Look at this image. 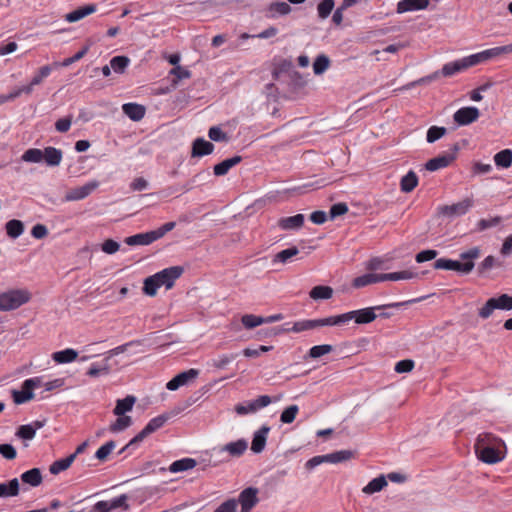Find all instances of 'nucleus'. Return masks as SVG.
I'll use <instances>...</instances> for the list:
<instances>
[{"label": "nucleus", "mask_w": 512, "mask_h": 512, "mask_svg": "<svg viewBox=\"0 0 512 512\" xmlns=\"http://www.w3.org/2000/svg\"><path fill=\"white\" fill-rule=\"evenodd\" d=\"M299 249L295 246L289 247L278 252L273 259V262L287 263L289 259L298 255Z\"/></svg>", "instance_id": "obj_51"}, {"label": "nucleus", "mask_w": 512, "mask_h": 512, "mask_svg": "<svg viewBox=\"0 0 512 512\" xmlns=\"http://www.w3.org/2000/svg\"><path fill=\"white\" fill-rule=\"evenodd\" d=\"M418 277V273L410 271V270H403L398 272H391V273H383L381 274L380 279L383 281H399V280H410L413 278Z\"/></svg>", "instance_id": "obj_33"}, {"label": "nucleus", "mask_w": 512, "mask_h": 512, "mask_svg": "<svg viewBox=\"0 0 512 512\" xmlns=\"http://www.w3.org/2000/svg\"><path fill=\"white\" fill-rule=\"evenodd\" d=\"M166 58L174 67L169 71L166 77V80L170 82V86L162 87V94L169 92L171 89H175L180 80L191 77V72L179 65L180 55L178 53L170 54Z\"/></svg>", "instance_id": "obj_4"}, {"label": "nucleus", "mask_w": 512, "mask_h": 512, "mask_svg": "<svg viewBox=\"0 0 512 512\" xmlns=\"http://www.w3.org/2000/svg\"><path fill=\"white\" fill-rule=\"evenodd\" d=\"M42 386L41 377L26 379L21 386V390H13L12 398L15 404H24L34 398L33 390Z\"/></svg>", "instance_id": "obj_9"}, {"label": "nucleus", "mask_w": 512, "mask_h": 512, "mask_svg": "<svg viewBox=\"0 0 512 512\" xmlns=\"http://www.w3.org/2000/svg\"><path fill=\"white\" fill-rule=\"evenodd\" d=\"M31 293L26 289H11L0 293V311L15 310L28 303Z\"/></svg>", "instance_id": "obj_3"}, {"label": "nucleus", "mask_w": 512, "mask_h": 512, "mask_svg": "<svg viewBox=\"0 0 512 512\" xmlns=\"http://www.w3.org/2000/svg\"><path fill=\"white\" fill-rule=\"evenodd\" d=\"M438 251L433 249L423 250L416 254L415 260L417 263H424L433 260L437 257Z\"/></svg>", "instance_id": "obj_62"}, {"label": "nucleus", "mask_w": 512, "mask_h": 512, "mask_svg": "<svg viewBox=\"0 0 512 512\" xmlns=\"http://www.w3.org/2000/svg\"><path fill=\"white\" fill-rule=\"evenodd\" d=\"M247 448V441L245 439H239L237 441L227 443L221 448V451L228 452L232 457H240L245 453Z\"/></svg>", "instance_id": "obj_27"}, {"label": "nucleus", "mask_w": 512, "mask_h": 512, "mask_svg": "<svg viewBox=\"0 0 512 512\" xmlns=\"http://www.w3.org/2000/svg\"><path fill=\"white\" fill-rule=\"evenodd\" d=\"M435 269L453 270L458 273L465 271L468 265H460L458 260H452L447 258L437 259L433 264Z\"/></svg>", "instance_id": "obj_30"}, {"label": "nucleus", "mask_w": 512, "mask_h": 512, "mask_svg": "<svg viewBox=\"0 0 512 512\" xmlns=\"http://www.w3.org/2000/svg\"><path fill=\"white\" fill-rule=\"evenodd\" d=\"M280 399L281 396L271 398L268 395H261L254 400L246 401L235 405L234 411L240 416L256 413L258 410L270 405L273 401L276 402L279 401Z\"/></svg>", "instance_id": "obj_7"}, {"label": "nucleus", "mask_w": 512, "mask_h": 512, "mask_svg": "<svg viewBox=\"0 0 512 512\" xmlns=\"http://www.w3.org/2000/svg\"><path fill=\"white\" fill-rule=\"evenodd\" d=\"M459 150L458 144H454L451 152L440 154L425 163V169L431 172L448 167L455 159Z\"/></svg>", "instance_id": "obj_11"}, {"label": "nucleus", "mask_w": 512, "mask_h": 512, "mask_svg": "<svg viewBox=\"0 0 512 512\" xmlns=\"http://www.w3.org/2000/svg\"><path fill=\"white\" fill-rule=\"evenodd\" d=\"M21 480L25 484L37 487L42 483L43 478L39 468H32L21 475Z\"/></svg>", "instance_id": "obj_34"}, {"label": "nucleus", "mask_w": 512, "mask_h": 512, "mask_svg": "<svg viewBox=\"0 0 512 512\" xmlns=\"http://www.w3.org/2000/svg\"><path fill=\"white\" fill-rule=\"evenodd\" d=\"M74 460L75 454H71L66 458L56 460L50 465L49 472L53 475H57L60 472L67 470L72 465Z\"/></svg>", "instance_id": "obj_36"}, {"label": "nucleus", "mask_w": 512, "mask_h": 512, "mask_svg": "<svg viewBox=\"0 0 512 512\" xmlns=\"http://www.w3.org/2000/svg\"><path fill=\"white\" fill-rule=\"evenodd\" d=\"M160 237V230L147 233H139L129 236L125 239V243L129 246L148 245Z\"/></svg>", "instance_id": "obj_18"}, {"label": "nucleus", "mask_w": 512, "mask_h": 512, "mask_svg": "<svg viewBox=\"0 0 512 512\" xmlns=\"http://www.w3.org/2000/svg\"><path fill=\"white\" fill-rule=\"evenodd\" d=\"M480 116L479 109L474 106H467L458 109L454 115V121L460 126H466L475 122Z\"/></svg>", "instance_id": "obj_15"}, {"label": "nucleus", "mask_w": 512, "mask_h": 512, "mask_svg": "<svg viewBox=\"0 0 512 512\" xmlns=\"http://www.w3.org/2000/svg\"><path fill=\"white\" fill-rule=\"evenodd\" d=\"M512 52V44L505 45V46H499L494 47L491 49H487L484 51H481L476 54H472L466 57H463V60L465 62L466 68L473 67L475 65H478L480 63L486 62L492 58H495L497 56H500L502 54H507Z\"/></svg>", "instance_id": "obj_6"}, {"label": "nucleus", "mask_w": 512, "mask_h": 512, "mask_svg": "<svg viewBox=\"0 0 512 512\" xmlns=\"http://www.w3.org/2000/svg\"><path fill=\"white\" fill-rule=\"evenodd\" d=\"M19 494V481L11 479L8 483H0V497H12Z\"/></svg>", "instance_id": "obj_41"}, {"label": "nucleus", "mask_w": 512, "mask_h": 512, "mask_svg": "<svg viewBox=\"0 0 512 512\" xmlns=\"http://www.w3.org/2000/svg\"><path fill=\"white\" fill-rule=\"evenodd\" d=\"M132 425V418L127 415L118 416L117 419L110 424L109 430L112 433H118L126 430Z\"/></svg>", "instance_id": "obj_46"}, {"label": "nucleus", "mask_w": 512, "mask_h": 512, "mask_svg": "<svg viewBox=\"0 0 512 512\" xmlns=\"http://www.w3.org/2000/svg\"><path fill=\"white\" fill-rule=\"evenodd\" d=\"M415 366V363L411 359H404L401 361H398L394 367V370L397 373H407L413 370Z\"/></svg>", "instance_id": "obj_64"}, {"label": "nucleus", "mask_w": 512, "mask_h": 512, "mask_svg": "<svg viewBox=\"0 0 512 512\" xmlns=\"http://www.w3.org/2000/svg\"><path fill=\"white\" fill-rule=\"evenodd\" d=\"M269 432L270 427L268 425H263L254 433L251 443V450L254 453L259 454L265 449L267 436Z\"/></svg>", "instance_id": "obj_19"}, {"label": "nucleus", "mask_w": 512, "mask_h": 512, "mask_svg": "<svg viewBox=\"0 0 512 512\" xmlns=\"http://www.w3.org/2000/svg\"><path fill=\"white\" fill-rule=\"evenodd\" d=\"M88 50H89V47L85 46L80 51H78L76 54H74L72 57L66 58L63 60L62 63H55L54 65L56 67L57 66H63V67L70 66L71 64L82 59L87 54Z\"/></svg>", "instance_id": "obj_59"}, {"label": "nucleus", "mask_w": 512, "mask_h": 512, "mask_svg": "<svg viewBox=\"0 0 512 512\" xmlns=\"http://www.w3.org/2000/svg\"><path fill=\"white\" fill-rule=\"evenodd\" d=\"M130 63L127 56H115L110 60V67L115 73L122 74Z\"/></svg>", "instance_id": "obj_48"}, {"label": "nucleus", "mask_w": 512, "mask_h": 512, "mask_svg": "<svg viewBox=\"0 0 512 512\" xmlns=\"http://www.w3.org/2000/svg\"><path fill=\"white\" fill-rule=\"evenodd\" d=\"M62 151L55 147H46L43 150V160L48 166H58L62 161Z\"/></svg>", "instance_id": "obj_31"}, {"label": "nucleus", "mask_w": 512, "mask_h": 512, "mask_svg": "<svg viewBox=\"0 0 512 512\" xmlns=\"http://www.w3.org/2000/svg\"><path fill=\"white\" fill-rule=\"evenodd\" d=\"M184 271L183 266H172L162 269V286L166 290L173 288L175 281L183 275Z\"/></svg>", "instance_id": "obj_17"}, {"label": "nucleus", "mask_w": 512, "mask_h": 512, "mask_svg": "<svg viewBox=\"0 0 512 512\" xmlns=\"http://www.w3.org/2000/svg\"><path fill=\"white\" fill-rule=\"evenodd\" d=\"M334 8V0H323L317 6L318 16L326 19Z\"/></svg>", "instance_id": "obj_56"}, {"label": "nucleus", "mask_w": 512, "mask_h": 512, "mask_svg": "<svg viewBox=\"0 0 512 512\" xmlns=\"http://www.w3.org/2000/svg\"><path fill=\"white\" fill-rule=\"evenodd\" d=\"M198 369H188L177 374L173 379H171L167 384L166 388L170 391H175L182 386L189 385L191 382L195 381L199 375Z\"/></svg>", "instance_id": "obj_12"}, {"label": "nucleus", "mask_w": 512, "mask_h": 512, "mask_svg": "<svg viewBox=\"0 0 512 512\" xmlns=\"http://www.w3.org/2000/svg\"><path fill=\"white\" fill-rule=\"evenodd\" d=\"M242 161V157L236 155L232 158H228L223 160L222 162L216 164L213 168L214 175L216 176H224L228 173V171L239 164Z\"/></svg>", "instance_id": "obj_28"}, {"label": "nucleus", "mask_w": 512, "mask_h": 512, "mask_svg": "<svg viewBox=\"0 0 512 512\" xmlns=\"http://www.w3.org/2000/svg\"><path fill=\"white\" fill-rule=\"evenodd\" d=\"M447 130L445 127L431 126L426 135L428 143H434L446 134Z\"/></svg>", "instance_id": "obj_55"}, {"label": "nucleus", "mask_w": 512, "mask_h": 512, "mask_svg": "<svg viewBox=\"0 0 512 512\" xmlns=\"http://www.w3.org/2000/svg\"><path fill=\"white\" fill-rule=\"evenodd\" d=\"M159 288L160 272H157L144 280L143 292L145 295L153 297L157 294Z\"/></svg>", "instance_id": "obj_32"}, {"label": "nucleus", "mask_w": 512, "mask_h": 512, "mask_svg": "<svg viewBox=\"0 0 512 512\" xmlns=\"http://www.w3.org/2000/svg\"><path fill=\"white\" fill-rule=\"evenodd\" d=\"M475 452L482 462L495 464L504 458L506 446L502 439L493 434L482 433L476 439Z\"/></svg>", "instance_id": "obj_1"}, {"label": "nucleus", "mask_w": 512, "mask_h": 512, "mask_svg": "<svg viewBox=\"0 0 512 512\" xmlns=\"http://www.w3.org/2000/svg\"><path fill=\"white\" fill-rule=\"evenodd\" d=\"M299 408L297 405H290L287 408H285L281 415H280V421L284 424H290L292 423L297 414H298Z\"/></svg>", "instance_id": "obj_54"}, {"label": "nucleus", "mask_w": 512, "mask_h": 512, "mask_svg": "<svg viewBox=\"0 0 512 512\" xmlns=\"http://www.w3.org/2000/svg\"><path fill=\"white\" fill-rule=\"evenodd\" d=\"M418 185V176L412 170L404 175L400 181V189L404 193L413 191Z\"/></svg>", "instance_id": "obj_37"}, {"label": "nucleus", "mask_w": 512, "mask_h": 512, "mask_svg": "<svg viewBox=\"0 0 512 512\" xmlns=\"http://www.w3.org/2000/svg\"><path fill=\"white\" fill-rule=\"evenodd\" d=\"M21 159L24 162L39 163L43 160V151L37 148H30L23 153Z\"/></svg>", "instance_id": "obj_50"}, {"label": "nucleus", "mask_w": 512, "mask_h": 512, "mask_svg": "<svg viewBox=\"0 0 512 512\" xmlns=\"http://www.w3.org/2000/svg\"><path fill=\"white\" fill-rule=\"evenodd\" d=\"M214 151V145L204 138H196L192 143V157H203Z\"/></svg>", "instance_id": "obj_21"}, {"label": "nucleus", "mask_w": 512, "mask_h": 512, "mask_svg": "<svg viewBox=\"0 0 512 512\" xmlns=\"http://www.w3.org/2000/svg\"><path fill=\"white\" fill-rule=\"evenodd\" d=\"M332 350H333V347H332V345H329V344L315 345L310 348L309 356L311 358L316 359V358H319L323 355L330 353Z\"/></svg>", "instance_id": "obj_57"}, {"label": "nucleus", "mask_w": 512, "mask_h": 512, "mask_svg": "<svg viewBox=\"0 0 512 512\" xmlns=\"http://www.w3.org/2000/svg\"><path fill=\"white\" fill-rule=\"evenodd\" d=\"M502 263L498 261L494 256H487L478 266L477 273L479 276H485L487 271L493 267H500Z\"/></svg>", "instance_id": "obj_47"}, {"label": "nucleus", "mask_w": 512, "mask_h": 512, "mask_svg": "<svg viewBox=\"0 0 512 512\" xmlns=\"http://www.w3.org/2000/svg\"><path fill=\"white\" fill-rule=\"evenodd\" d=\"M77 356L78 353L76 350L72 348H67L61 351L54 352L52 354V359L59 364H64L74 361L77 358Z\"/></svg>", "instance_id": "obj_39"}, {"label": "nucleus", "mask_w": 512, "mask_h": 512, "mask_svg": "<svg viewBox=\"0 0 512 512\" xmlns=\"http://www.w3.org/2000/svg\"><path fill=\"white\" fill-rule=\"evenodd\" d=\"M481 255V249L477 246L470 248L467 251L461 252L459 255L460 265H468L465 271H460V274L467 275L472 272L475 267V260L478 259Z\"/></svg>", "instance_id": "obj_16"}, {"label": "nucleus", "mask_w": 512, "mask_h": 512, "mask_svg": "<svg viewBox=\"0 0 512 512\" xmlns=\"http://www.w3.org/2000/svg\"><path fill=\"white\" fill-rule=\"evenodd\" d=\"M327 463L337 464L348 461L354 457V452L351 450H340L326 454Z\"/></svg>", "instance_id": "obj_45"}, {"label": "nucleus", "mask_w": 512, "mask_h": 512, "mask_svg": "<svg viewBox=\"0 0 512 512\" xmlns=\"http://www.w3.org/2000/svg\"><path fill=\"white\" fill-rule=\"evenodd\" d=\"M208 136L212 141L215 142H227V134L218 126H213L208 131Z\"/></svg>", "instance_id": "obj_60"}, {"label": "nucleus", "mask_w": 512, "mask_h": 512, "mask_svg": "<svg viewBox=\"0 0 512 512\" xmlns=\"http://www.w3.org/2000/svg\"><path fill=\"white\" fill-rule=\"evenodd\" d=\"M310 297L314 300H327L333 295V289L330 286L318 285L311 289Z\"/></svg>", "instance_id": "obj_43"}, {"label": "nucleus", "mask_w": 512, "mask_h": 512, "mask_svg": "<svg viewBox=\"0 0 512 512\" xmlns=\"http://www.w3.org/2000/svg\"><path fill=\"white\" fill-rule=\"evenodd\" d=\"M241 322L245 328L252 329L261 324H264V317L253 314H246L242 316Z\"/></svg>", "instance_id": "obj_53"}, {"label": "nucleus", "mask_w": 512, "mask_h": 512, "mask_svg": "<svg viewBox=\"0 0 512 512\" xmlns=\"http://www.w3.org/2000/svg\"><path fill=\"white\" fill-rule=\"evenodd\" d=\"M5 230L8 237L17 239L24 232V224L20 220L12 219L5 224Z\"/></svg>", "instance_id": "obj_38"}, {"label": "nucleus", "mask_w": 512, "mask_h": 512, "mask_svg": "<svg viewBox=\"0 0 512 512\" xmlns=\"http://www.w3.org/2000/svg\"><path fill=\"white\" fill-rule=\"evenodd\" d=\"M497 309L504 311L512 310V296L501 294L499 297L489 298L478 310V316L481 319H488Z\"/></svg>", "instance_id": "obj_5"}, {"label": "nucleus", "mask_w": 512, "mask_h": 512, "mask_svg": "<svg viewBox=\"0 0 512 512\" xmlns=\"http://www.w3.org/2000/svg\"><path fill=\"white\" fill-rule=\"evenodd\" d=\"M122 110L132 121H140L145 115V107L137 103H125Z\"/></svg>", "instance_id": "obj_24"}, {"label": "nucleus", "mask_w": 512, "mask_h": 512, "mask_svg": "<svg viewBox=\"0 0 512 512\" xmlns=\"http://www.w3.org/2000/svg\"><path fill=\"white\" fill-rule=\"evenodd\" d=\"M429 5V0H401L397 4V12L405 13L410 11L423 10Z\"/></svg>", "instance_id": "obj_23"}, {"label": "nucleus", "mask_w": 512, "mask_h": 512, "mask_svg": "<svg viewBox=\"0 0 512 512\" xmlns=\"http://www.w3.org/2000/svg\"><path fill=\"white\" fill-rule=\"evenodd\" d=\"M258 489L255 487H248L242 490L236 500L237 505H241L240 512H251V510L259 502Z\"/></svg>", "instance_id": "obj_14"}, {"label": "nucleus", "mask_w": 512, "mask_h": 512, "mask_svg": "<svg viewBox=\"0 0 512 512\" xmlns=\"http://www.w3.org/2000/svg\"><path fill=\"white\" fill-rule=\"evenodd\" d=\"M421 299L422 298L411 299V300L402 301V302H394V303L383 304V305H378V306H373V307H367V308H363V309H359V310L349 311L347 313H343L340 315H336L335 316L336 326L345 324L352 319H354L356 324H369L377 318L376 310H387V309H392V308H400V307H404L409 304L418 302Z\"/></svg>", "instance_id": "obj_2"}, {"label": "nucleus", "mask_w": 512, "mask_h": 512, "mask_svg": "<svg viewBox=\"0 0 512 512\" xmlns=\"http://www.w3.org/2000/svg\"><path fill=\"white\" fill-rule=\"evenodd\" d=\"M115 448V442L114 441H108L104 445H102L95 453V457L100 460L104 461L109 456V454L112 452V450Z\"/></svg>", "instance_id": "obj_61"}, {"label": "nucleus", "mask_w": 512, "mask_h": 512, "mask_svg": "<svg viewBox=\"0 0 512 512\" xmlns=\"http://www.w3.org/2000/svg\"><path fill=\"white\" fill-rule=\"evenodd\" d=\"M136 397L133 395H127L123 399H118L116 401V405L113 409V414L116 416L125 415L127 412L133 409L134 404L136 403Z\"/></svg>", "instance_id": "obj_25"}, {"label": "nucleus", "mask_w": 512, "mask_h": 512, "mask_svg": "<svg viewBox=\"0 0 512 512\" xmlns=\"http://www.w3.org/2000/svg\"><path fill=\"white\" fill-rule=\"evenodd\" d=\"M99 187V182L97 180H92L86 183L83 186L75 187L70 189L64 197V200L67 202L71 201H79L88 197L93 191H95Z\"/></svg>", "instance_id": "obj_13"}, {"label": "nucleus", "mask_w": 512, "mask_h": 512, "mask_svg": "<svg viewBox=\"0 0 512 512\" xmlns=\"http://www.w3.org/2000/svg\"><path fill=\"white\" fill-rule=\"evenodd\" d=\"M304 215L296 214L294 216L282 217L278 220V226L282 230H297L304 224Z\"/></svg>", "instance_id": "obj_22"}, {"label": "nucleus", "mask_w": 512, "mask_h": 512, "mask_svg": "<svg viewBox=\"0 0 512 512\" xmlns=\"http://www.w3.org/2000/svg\"><path fill=\"white\" fill-rule=\"evenodd\" d=\"M160 428V416L155 417L122 449L123 452L129 446L143 441L148 435Z\"/></svg>", "instance_id": "obj_20"}, {"label": "nucleus", "mask_w": 512, "mask_h": 512, "mask_svg": "<svg viewBox=\"0 0 512 512\" xmlns=\"http://www.w3.org/2000/svg\"><path fill=\"white\" fill-rule=\"evenodd\" d=\"M270 17L275 18L276 15H287L291 12V6L286 2H273L269 5Z\"/></svg>", "instance_id": "obj_49"}, {"label": "nucleus", "mask_w": 512, "mask_h": 512, "mask_svg": "<svg viewBox=\"0 0 512 512\" xmlns=\"http://www.w3.org/2000/svg\"><path fill=\"white\" fill-rule=\"evenodd\" d=\"M236 357H237V354L220 355L217 359L213 360V366L218 369H223L229 363H231Z\"/></svg>", "instance_id": "obj_63"}, {"label": "nucleus", "mask_w": 512, "mask_h": 512, "mask_svg": "<svg viewBox=\"0 0 512 512\" xmlns=\"http://www.w3.org/2000/svg\"><path fill=\"white\" fill-rule=\"evenodd\" d=\"M15 435L18 438H21L24 440H32L35 437L36 432L30 424H26V425L19 426Z\"/></svg>", "instance_id": "obj_58"}, {"label": "nucleus", "mask_w": 512, "mask_h": 512, "mask_svg": "<svg viewBox=\"0 0 512 512\" xmlns=\"http://www.w3.org/2000/svg\"><path fill=\"white\" fill-rule=\"evenodd\" d=\"M380 277H381V274L366 273L364 275L354 278V280L352 282V286L354 288H362V287L368 286L370 284L382 282Z\"/></svg>", "instance_id": "obj_35"}, {"label": "nucleus", "mask_w": 512, "mask_h": 512, "mask_svg": "<svg viewBox=\"0 0 512 512\" xmlns=\"http://www.w3.org/2000/svg\"><path fill=\"white\" fill-rule=\"evenodd\" d=\"M385 486H387V481L385 476L381 475L372 479L363 489V493L371 495L373 493L381 491Z\"/></svg>", "instance_id": "obj_44"}, {"label": "nucleus", "mask_w": 512, "mask_h": 512, "mask_svg": "<svg viewBox=\"0 0 512 512\" xmlns=\"http://www.w3.org/2000/svg\"><path fill=\"white\" fill-rule=\"evenodd\" d=\"M323 326H336L335 316H329L322 319H307L293 323L291 328L285 329V331H292L295 333L312 330Z\"/></svg>", "instance_id": "obj_10"}, {"label": "nucleus", "mask_w": 512, "mask_h": 512, "mask_svg": "<svg viewBox=\"0 0 512 512\" xmlns=\"http://www.w3.org/2000/svg\"><path fill=\"white\" fill-rule=\"evenodd\" d=\"M466 65L463 58L448 62L443 65L442 69L439 71L440 74L444 77H451L459 72L466 70Z\"/></svg>", "instance_id": "obj_29"}, {"label": "nucleus", "mask_w": 512, "mask_h": 512, "mask_svg": "<svg viewBox=\"0 0 512 512\" xmlns=\"http://www.w3.org/2000/svg\"><path fill=\"white\" fill-rule=\"evenodd\" d=\"M196 464H197V462L193 458H183V459L174 461L169 466L168 470L171 473L187 471V470L194 468L196 466Z\"/></svg>", "instance_id": "obj_40"}, {"label": "nucleus", "mask_w": 512, "mask_h": 512, "mask_svg": "<svg viewBox=\"0 0 512 512\" xmlns=\"http://www.w3.org/2000/svg\"><path fill=\"white\" fill-rule=\"evenodd\" d=\"M495 165L499 168H509L512 165V150L503 149L494 155Z\"/></svg>", "instance_id": "obj_42"}, {"label": "nucleus", "mask_w": 512, "mask_h": 512, "mask_svg": "<svg viewBox=\"0 0 512 512\" xmlns=\"http://www.w3.org/2000/svg\"><path fill=\"white\" fill-rule=\"evenodd\" d=\"M474 205L472 198H465L451 205H441L437 208V214L448 219H454L465 215Z\"/></svg>", "instance_id": "obj_8"}, {"label": "nucleus", "mask_w": 512, "mask_h": 512, "mask_svg": "<svg viewBox=\"0 0 512 512\" xmlns=\"http://www.w3.org/2000/svg\"><path fill=\"white\" fill-rule=\"evenodd\" d=\"M96 11L95 4H89L83 7H79L76 10L66 14L65 20L69 23L77 22L84 17L94 13Z\"/></svg>", "instance_id": "obj_26"}, {"label": "nucleus", "mask_w": 512, "mask_h": 512, "mask_svg": "<svg viewBox=\"0 0 512 512\" xmlns=\"http://www.w3.org/2000/svg\"><path fill=\"white\" fill-rule=\"evenodd\" d=\"M329 65L330 60L326 55H318L313 63V71L316 75H320L329 68Z\"/></svg>", "instance_id": "obj_52"}]
</instances>
